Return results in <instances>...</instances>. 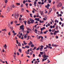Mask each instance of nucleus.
I'll return each mask as SVG.
<instances>
[{
	"instance_id": "nucleus-56",
	"label": "nucleus",
	"mask_w": 64,
	"mask_h": 64,
	"mask_svg": "<svg viewBox=\"0 0 64 64\" xmlns=\"http://www.w3.org/2000/svg\"><path fill=\"white\" fill-rule=\"evenodd\" d=\"M49 48L50 49H52V47L51 46H49Z\"/></svg>"
},
{
	"instance_id": "nucleus-44",
	"label": "nucleus",
	"mask_w": 64,
	"mask_h": 64,
	"mask_svg": "<svg viewBox=\"0 0 64 64\" xmlns=\"http://www.w3.org/2000/svg\"><path fill=\"white\" fill-rule=\"evenodd\" d=\"M44 47V46H40V47L41 48H43V47Z\"/></svg>"
},
{
	"instance_id": "nucleus-25",
	"label": "nucleus",
	"mask_w": 64,
	"mask_h": 64,
	"mask_svg": "<svg viewBox=\"0 0 64 64\" xmlns=\"http://www.w3.org/2000/svg\"><path fill=\"white\" fill-rule=\"evenodd\" d=\"M10 32H10L8 34V35L9 36L11 35V34L10 33Z\"/></svg>"
},
{
	"instance_id": "nucleus-43",
	"label": "nucleus",
	"mask_w": 64,
	"mask_h": 64,
	"mask_svg": "<svg viewBox=\"0 0 64 64\" xmlns=\"http://www.w3.org/2000/svg\"><path fill=\"white\" fill-rule=\"evenodd\" d=\"M45 61V58H44L42 60V62H43V61Z\"/></svg>"
},
{
	"instance_id": "nucleus-52",
	"label": "nucleus",
	"mask_w": 64,
	"mask_h": 64,
	"mask_svg": "<svg viewBox=\"0 0 64 64\" xmlns=\"http://www.w3.org/2000/svg\"><path fill=\"white\" fill-rule=\"evenodd\" d=\"M43 40H42V39H40V42H42Z\"/></svg>"
},
{
	"instance_id": "nucleus-59",
	"label": "nucleus",
	"mask_w": 64,
	"mask_h": 64,
	"mask_svg": "<svg viewBox=\"0 0 64 64\" xmlns=\"http://www.w3.org/2000/svg\"><path fill=\"white\" fill-rule=\"evenodd\" d=\"M39 57H40L41 56V54H40L38 55Z\"/></svg>"
},
{
	"instance_id": "nucleus-23",
	"label": "nucleus",
	"mask_w": 64,
	"mask_h": 64,
	"mask_svg": "<svg viewBox=\"0 0 64 64\" xmlns=\"http://www.w3.org/2000/svg\"><path fill=\"white\" fill-rule=\"evenodd\" d=\"M55 32L54 33V35H56V33H57V31H55Z\"/></svg>"
},
{
	"instance_id": "nucleus-7",
	"label": "nucleus",
	"mask_w": 64,
	"mask_h": 64,
	"mask_svg": "<svg viewBox=\"0 0 64 64\" xmlns=\"http://www.w3.org/2000/svg\"><path fill=\"white\" fill-rule=\"evenodd\" d=\"M32 44H33V43H32V42L30 41V43H28V45L30 46L31 45H32Z\"/></svg>"
},
{
	"instance_id": "nucleus-35",
	"label": "nucleus",
	"mask_w": 64,
	"mask_h": 64,
	"mask_svg": "<svg viewBox=\"0 0 64 64\" xmlns=\"http://www.w3.org/2000/svg\"><path fill=\"white\" fill-rule=\"evenodd\" d=\"M23 6V4H21V5L20 6V7H21V8H22V7Z\"/></svg>"
},
{
	"instance_id": "nucleus-16",
	"label": "nucleus",
	"mask_w": 64,
	"mask_h": 64,
	"mask_svg": "<svg viewBox=\"0 0 64 64\" xmlns=\"http://www.w3.org/2000/svg\"><path fill=\"white\" fill-rule=\"evenodd\" d=\"M18 50L19 51V52H20V53H22V51H21V49L19 48L18 49Z\"/></svg>"
},
{
	"instance_id": "nucleus-11",
	"label": "nucleus",
	"mask_w": 64,
	"mask_h": 64,
	"mask_svg": "<svg viewBox=\"0 0 64 64\" xmlns=\"http://www.w3.org/2000/svg\"><path fill=\"white\" fill-rule=\"evenodd\" d=\"M4 47H5V49H6L7 47V46H6V44H5V46L4 45Z\"/></svg>"
},
{
	"instance_id": "nucleus-13",
	"label": "nucleus",
	"mask_w": 64,
	"mask_h": 64,
	"mask_svg": "<svg viewBox=\"0 0 64 64\" xmlns=\"http://www.w3.org/2000/svg\"><path fill=\"white\" fill-rule=\"evenodd\" d=\"M30 46H25V48H29Z\"/></svg>"
},
{
	"instance_id": "nucleus-6",
	"label": "nucleus",
	"mask_w": 64,
	"mask_h": 64,
	"mask_svg": "<svg viewBox=\"0 0 64 64\" xmlns=\"http://www.w3.org/2000/svg\"><path fill=\"white\" fill-rule=\"evenodd\" d=\"M52 46L53 47H57L58 46V45L56 44H52Z\"/></svg>"
},
{
	"instance_id": "nucleus-3",
	"label": "nucleus",
	"mask_w": 64,
	"mask_h": 64,
	"mask_svg": "<svg viewBox=\"0 0 64 64\" xmlns=\"http://www.w3.org/2000/svg\"><path fill=\"white\" fill-rule=\"evenodd\" d=\"M29 20L30 21H31V23H32V24H33V23L34 22V20H32V18H30Z\"/></svg>"
},
{
	"instance_id": "nucleus-40",
	"label": "nucleus",
	"mask_w": 64,
	"mask_h": 64,
	"mask_svg": "<svg viewBox=\"0 0 64 64\" xmlns=\"http://www.w3.org/2000/svg\"><path fill=\"white\" fill-rule=\"evenodd\" d=\"M30 37V36H28V40H29V37Z\"/></svg>"
},
{
	"instance_id": "nucleus-27",
	"label": "nucleus",
	"mask_w": 64,
	"mask_h": 64,
	"mask_svg": "<svg viewBox=\"0 0 64 64\" xmlns=\"http://www.w3.org/2000/svg\"><path fill=\"white\" fill-rule=\"evenodd\" d=\"M7 2H8V0H5V3L6 4L7 3Z\"/></svg>"
},
{
	"instance_id": "nucleus-45",
	"label": "nucleus",
	"mask_w": 64,
	"mask_h": 64,
	"mask_svg": "<svg viewBox=\"0 0 64 64\" xmlns=\"http://www.w3.org/2000/svg\"><path fill=\"white\" fill-rule=\"evenodd\" d=\"M37 62H38V61H35L34 62V64H36V63H37Z\"/></svg>"
},
{
	"instance_id": "nucleus-10",
	"label": "nucleus",
	"mask_w": 64,
	"mask_h": 64,
	"mask_svg": "<svg viewBox=\"0 0 64 64\" xmlns=\"http://www.w3.org/2000/svg\"><path fill=\"white\" fill-rule=\"evenodd\" d=\"M21 11L22 12H24V8H22L21 9Z\"/></svg>"
},
{
	"instance_id": "nucleus-2",
	"label": "nucleus",
	"mask_w": 64,
	"mask_h": 64,
	"mask_svg": "<svg viewBox=\"0 0 64 64\" xmlns=\"http://www.w3.org/2000/svg\"><path fill=\"white\" fill-rule=\"evenodd\" d=\"M24 26H23V25H22V26L20 27V29L21 30H23V31H24Z\"/></svg>"
},
{
	"instance_id": "nucleus-34",
	"label": "nucleus",
	"mask_w": 64,
	"mask_h": 64,
	"mask_svg": "<svg viewBox=\"0 0 64 64\" xmlns=\"http://www.w3.org/2000/svg\"><path fill=\"white\" fill-rule=\"evenodd\" d=\"M46 47L47 48H49V46H48V45H46Z\"/></svg>"
},
{
	"instance_id": "nucleus-47",
	"label": "nucleus",
	"mask_w": 64,
	"mask_h": 64,
	"mask_svg": "<svg viewBox=\"0 0 64 64\" xmlns=\"http://www.w3.org/2000/svg\"><path fill=\"white\" fill-rule=\"evenodd\" d=\"M64 26V23H62V27H63Z\"/></svg>"
},
{
	"instance_id": "nucleus-55",
	"label": "nucleus",
	"mask_w": 64,
	"mask_h": 64,
	"mask_svg": "<svg viewBox=\"0 0 64 64\" xmlns=\"http://www.w3.org/2000/svg\"><path fill=\"white\" fill-rule=\"evenodd\" d=\"M39 50V48H38L36 49V50Z\"/></svg>"
},
{
	"instance_id": "nucleus-57",
	"label": "nucleus",
	"mask_w": 64,
	"mask_h": 64,
	"mask_svg": "<svg viewBox=\"0 0 64 64\" xmlns=\"http://www.w3.org/2000/svg\"><path fill=\"white\" fill-rule=\"evenodd\" d=\"M47 6L48 7H50V4H48Z\"/></svg>"
},
{
	"instance_id": "nucleus-28",
	"label": "nucleus",
	"mask_w": 64,
	"mask_h": 64,
	"mask_svg": "<svg viewBox=\"0 0 64 64\" xmlns=\"http://www.w3.org/2000/svg\"><path fill=\"white\" fill-rule=\"evenodd\" d=\"M34 44H32L31 45V47H34Z\"/></svg>"
},
{
	"instance_id": "nucleus-60",
	"label": "nucleus",
	"mask_w": 64,
	"mask_h": 64,
	"mask_svg": "<svg viewBox=\"0 0 64 64\" xmlns=\"http://www.w3.org/2000/svg\"><path fill=\"white\" fill-rule=\"evenodd\" d=\"M32 54H33V53H32V52H30V55H32Z\"/></svg>"
},
{
	"instance_id": "nucleus-17",
	"label": "nucleus",
	"mask_w": 64,
	"mask_h": 64,
	"mask_svg": "<svg viewBox=\"0 0 64 64\" xmlns=\"http://www.w3.org/2000/svg\"><path fill=\"white\" fill-rule=\"evenodd\" d=\"M48 32V30H46V31L44 32V34H46V33H47V32Z\"/></svg>"
},
{
	"instance_id": "nucleus-53",
	"label": "nucleus",
	"mask_w": 64,
	"mask_h": 64,
	"mask_svg": "<svg viewBox=\"0 0 64 64\" xmlns=\"http://www.w3.org/2000/svg\"><path fill=\"white\" fill-rule=\"evenodd\" d=\"M48 46H51V44H48Z\"/></svg>"
},
{
	"instance_id": "nucleus-30",
	"label": "nucleus",
	"mask_w": 64,
	"mask_h": 64,
	"mask_svg": "<svg viewBox=\"0 0 64 64\" xmlns=\"http://www.w3.org/2000/svg\"><path fill=\"white\" fill-rule=\"evenodd\" d=\"M10 29H11L12 30H13V27L11 26L10 27Z\"/></svg>"
},
{
	"instance_id": "nucleus-24",
	"label": "nucleus",
	"mask_w": 64,
	"mask_h": 64,
	"mask_svg": "<svg viewBox=\"0 0 64 64\" xmlns=\"http://www.w3.org/2000/svg\"><path fill=\"white\" fill-rule=\"evenodd\" d=\"M56 30H58V26H56Z\"/></svg>"
},
{
	"instance_id": "nucleus-22",
	"label": "nucleus",
	"mask_w": 64,
	"mask_h": 64,
	"mask_svg": "<svg viewBox=\"0 0 64 64\" xmlns=\"http://www.w3.org/2000/svg\"><path fill=\"white\" fill-rule=\"evenodd\" d=\"M0 17H1L2 18H4V16H3V15H2L0 16Z\"/></svg>"
},
{
	"instance_id": "nucleus-38",
	"label": "nucleus",
	"mask_w": 64,
	"mask_h": 64,
	"mask_svg": "<svg viewBox=\"0 0 64 64\" xmlns=\"http://www.w3.org/2000/svg\"><path fill=\"white\" fill-rule=\"evenodd\" d=\"M18 46H21V44L20 43H19Z\"/></svg>"
},
{
	"instance_id": "nucleus-8",
	"label": "nucleus",
	"mask_w": 64,
	"mask_h": 64,
	"mask_svg": "<svg viewBox=\"0 0 64 64\" xmlns=\"http://www.w3.org/2000/svg\"><path fill=\"white\" fill-rule=\"evenodd\" d=\"M44 29H45V27H43L42 28H40V30L41 31H42L43 30H44Z\"/></svg>"
},
{
	"instance_id": "nucleus-31",
	"label": "nucleus",
	"mask_w": 64,
	"mask_h": 64,
	"mask_svg": "<svg viewBox=\"0 0 64 64\" xmlns=\"http://www.w3.org/2000/svg\"><path fill=\"white\" fill-rule=\"evenodd\" d=\"M60 19L61 21H63V19H62V18L60 17Z\"/></svg>"
},
{
	"instance_id": "nucleus-46",
	"label": "nucleus",
	"mask_w": 64,
	"mask_h": 64,
	"mask_svg": "<svg viewBox=\"0 0 64 64\" xmlns=\"http://www.w3.org/2000/svg\"><path fill=\"white\" fill-rule=\"evenodd\" d=\"M16 34H17V33H14L13 34V35H14V36H15V35H16Z\"/></svg>"
},
{
	"instance_id": "nucleus-1",
	"label": "nucleus",
	"mask_w": 64,
	"mask_h": 64,
	"mask_svg": "<svg viewBox=\"0 0 64 64\" xmlns=\"http://www.w3.org/2000/svg\"><path fill=\"white\" fill-rule=\"evenodd\" d=\"M10 8H9V7H8L7 8V10L6 11V12L7 13H9V12H10Z\"/></svg>"
},
{
	"instance_id": "nucleus-62",
	"label": "nucleus",
	"mask_w": 64,
	"mask_h": 64,
	"mask_svg": "<svg viewBox=\"0 0 64 64\" xmlns=\"http://www.w3.org/2000/svg\"><path fill=\"white\" fill-rule=\"evenodd\" d=\"M50 28H53V27L52 26H50Z\"/></svg>"
},
{
	"instance_id": "nucleus-9",
	"label": "nucleus",
	"mask_w": 64,
	"mask_h": 64,
	"mask_svg": "<svg viewBox=\"0 0 64 64\" xmlns=\"http://www.w3.org/2000/svg\"><path fill=\"white\" fill-rule=\"evenodd\" d=\"M59 7H60L62 6V3L61 2H60L59 4Z\"/></svg>"
},
{
	"instance_id": "nucleus-14",
	"label": "nucleus",
	"mask_w": 64,
	"mask_h": 64,
	"mask_svg": "<svg viewBox=\"0 0 64 64\" xmlns=\"http://www.w3.org/2000/svg\"><path fill=\"white\" fill-rule=\"evenodd\" d=\"M52 8H50L49 10V13H50L52 11Z\"/></svg>"
},
{
	"instance_id": "nucleus-5",
	"label": "nucleus",
	"mask_w": 64,
	"mask_h": 64,
	"mask_svg": "<svg viewBox=\"0 0 64 64\" xmlns=\"http://www.w3.org/2000/svg\"><path fill=\"white\" fill-rule=\"evenodd\" d=\"M18 16H19L18 14H17V15L16 14H15L14 15V16L16 19H17L18 18Z\"/></svg>"
},
{
	"instance_id": "nucleus-19",
	"label": "nucleus",
	"mask_w": 64,
	"mask_h": 64,
	"mask_svg": "<svg viewBox=\"0 0 64 64\" xmlns=\"http://www.w3.org/2000/svg\"><path fill=\"white\" fill-rule=\"evenodd\" d=\"M28 24H30V23H31V22L29 21L28 20Z\"/></svg>"
},
{
	"instance_id": "nucleus-29",
	"label": "nucleus",
	"mask_w": 64,
	"mask_h": 64,
	"mask_svg": "<svg viewBox=\"0 0 64 64\" xmlns=\"http://www.w3.org/2000/svg\"><path fill=\"white\" fill-rule=\"evenodd\" d=\"M25 2H26V1H25V0L23 1V3L24 4L25 3Z\"/></svg>"
},
{
	"instance_id": "nucleus-20",
	"label": "nucleus",
	"mask_w": 64,
	"mask_h": 64,
	"mask_svg": "<svg viewBox=\"0 0 64 64\" xmlns=\"http://www.w3.org/2000/svg\"><path fill=\"white\" fill-rule=\"evenodd\" d=\"M12 8H15V7H16V6H14V4H12Z\"/></svg>"
},
{
	"instance_id": "nucleus-21",
	"label": "nucleus",
	"mask_w": 64,
	"mask_h": 64,
	"mask_svg": "<svg viewBox=\"0 0 64 64\" xmlns=\"http://www.w3.org/2000/svg\"><path fill=\"white\" fill-rule=\"evenodd\" d=\"M27 38V36L26 35H25L24 36V38L25 39L26 38Z\"/></svg>"
},
{
	"instance_id": "nucleus-51",
	"label": "nucleus",
	"mask_w": 64,
	"mask_h": 64,
	"mask_svg": "<svg viewBox=\"0 0 64 64\" xmlns=\"http://www.w3.org/2000/svg\"><path fill=\"white\" fill-rule=\"evenodd\" d=\"M41 4L42 5H43V4H44V2H42Z\"/></svg>"
},
{
	"instance_id": "nucleus-32",
	"label": "nucleus",
	"mask_w": 64,
	"mask_h": 64,
	"mask_svg": "<svg viewBox=\"0 0 64 64\" xmlns=\"http://www.w3.org/2000/svg\"><path fill=\"white\" fill-rule=\"evenodd\" d=\"M26 23H27V21L26 20L24 22V23L26 25Z\"/></svg>"
},
{
	"instance_id": "nucleus-48",
	"label": "nucleus",
	"mask_w": 64,
	"mask_h": 64,
	"mask_svg": "<svg viewBox=\"0 0 64 64\" xmlns=\"http://www.w3.org/2000/svg\"><path fill=\"white\" fill-rule=\"evenodd\" d=\"M43 32H42V30H41V32H40V34H43Z\"/></svg>"
},
{
	"instance_id": "nucleus-41",
	"label": "nucleus",
	"mask_w": 64,
	"mask_h": 64,
	"mask_svg": "<svg viewBox=\"0 0 64 64\" xmlns=\"http://www.w3.org/2000/svg\"><path fill=\"white\" fill-rule=\"evenodd\" d=\"M32 14H30V17H32Z\"/></svg>"
},
{
	"instance_id": "nucleus-63",
	"label": "nucleus",
	"mask_w": 64,
	"mask_h": 64,
	"mask_svg": "<svg viewBox=\"0 0 64 64\" xmlns=\"http://www.w3.org/2000/svg\"><path fill=\"white\" fill-rule=\"evenodd\" d=\"M40 27V26H37V27L36 28V29H38V28H39Z\"/></svg>"
},
{
	"instance_id": "nucleus-49",
	"label": "nucleus",
	"mask_w": 64,
	"mask_h": 64,
	"mask_svg": "<svg viewBox=\"0 0 64 64\" xmlns=\"http://www.w3.org/2000/svg\"><path fill=\"white\" fill-rule=\"evenodd\" d=\"M16 43L17 44H18V40H16Z\"/></svg>"
},
{
	"instance_id": "nucleus-58",
	"label": "nucleus",
	"mask_w": 64,
	"mask_h": 64,
	"mask_svg": "<svg viewBox=\"0 0 64 64\" xmlns=\"http://www.w3.org/2000/svg\"><path fill=\"white\" fill-rule=\"evenodd\" d=\"M59 24H60L61 25L62 24V23L61 22H59Z\"/></svg>"
},
{
	"instance_id": "nucleus-39",
	"label": "nucleus",
	"mask_w": 64,
	"mask_h": 64,
	"mask_svg": "<svg viewBox=\"0 0 64 64\" xmlns=\"http://www.w3.org/2000/svg\"><path fill=\"white\" fill-rule=\"evenodd\" d=\"M13 22L12 21L10 23V24L11 25H12V24H13Z\"/></svg>"
},
{
	"instance_id": "nucleus-4",
	"label": "nucleus",
	"mask_w": 64,
	"mask_h": 64,
	"mask_svg": "<svg viewBox=\"0 0 64 64\" xmlns=\"http://www.w3.org/2000/svg\"><path fill=\"white\" fill-rule=\"evenodd\" d=\"M38 0H36L35 1L36 2H34V5L35 7H36V4H37V2H37Z\"/></svg>"
},
{
	"instance_id": "nucleus-18",
	"label": "nucleus",
	"mask_w": 64,
	"mask_h": 64,
	"mask_svg": "<svg viewBox=\"0 0 64 64\" xmlns=\"http://www.w3.org/2000/svg\"><path fill=\"white\" fill-rule=\"evenodd\" d=\"M42 57H43V58H46V55H43L42 56Z\"/></svg>"
},
{
	"instance_id": "nucleus-42",
	"label": "nucleus",
	"mask_w": 64,
	"mask_h": 64,
	"mask_svg": "<svg viewBox=\"0 0 64 64\" xmlns=\"http://www.w3.org/2000/svg\"><path fill=\"white\" fill-rule=\"evenodd\" d=\"M38 3L39 4H41V2H38Z\"/></svg>"
},
{
	"instance_id": "nucleus-61",
	"label": "nucleus",
	"mask_w": 64,
	"mask_h": 64,
	"mask_svg": "<svg viewBox=\"0 0 64 64\" xmlns=\"http://www.w3.org/2000/svg\"><path fill=\"white\" fill-rule=\"evenodd\" d=\"M28 2H31V0H28Z\"/></svg>"
},
{
	"instance_id": "nucleus-26",
	"label": "nucleus",
	"mask_w": 64,
	"mask_h": 64,
	"mask_svg": "<svg viewBox=\"0 0 64 64\" xmlns=\"http://www.w3.org/2000/svg\"><path fill=\"white\" fill-rule=\"evenodd\" d=\"M48 1L49 3H51V0H48Z\"/></svg>"
},
{
	"instance_id": "nucleus-50",
	"label": "nucleus",
	"mask_w": 64,
	"mask_h": 64,
	"mask_svg": "<svg viewBox=\"0 0 64 64\" xmlns=\"http://www.w3.org/2000/svg\"><path fill=\"white\" fill-rule=\"evenodd\" d=\"M34 18H36V15H34Z\"/></svg>"
},
{
	"instance_id": "nucleus-64",
	"label": "nucleus",
	"mask_w": 64,
	"mask_h": 64,
	"mask_svg": "<svg viewBox=\"0 0 64 64\" xmlns=\"http://www.w3.org/2000/svg\"><path fill=\"white\" fill-rule=\"evenodd\" d=\"M56 39H58V36H56Z\"/></svg>"
},
{
	"instance_id": "nucleus-33",
	"label": "nucleus",
	"mask_w": 64,
	"mask_h": 64,
	"mask_svg": "<svg viewBox=\"0 0 64 64\" xmlns=\"http://www.w3.org/2000/svg\"><path fill=\"white\" fill-rule=\"evenodd\" d=\"M16 5H20V3H16Z\"/></svg>"
},
{
	"instance_id": "nucleus-54",
	"label": "nucleus",
	"mask_w": 64,
	"mask_h": 64,
	"mask_svg": "<svg viewBox=\"0 0 64 64\" xmlns=\"http://www.w3.org/2000/svg\"><path fill=\"white\" fill-rule=\"evenodd\" d=\"M43 48H40L39 49L40 50H42Z\"/></svg>"
},
{
	"instance_id": "nucleus-15",
	"label": "nucleus",
	"mask_w": 64,
	"mask_h": 64,
	"mask_svg": "<svg viewBox=\"0 0 64 64\" xmlns=\"http://www.w3.org/2000/svg\"><path fill=\"white\" fill-rule=\"evenodd\" d=\"M23 42L24 44L25 45H27V44L26 43V42H25V41H24Z\"/></svg>"
},
{
	"instance_id": "nucleus-12",
	"label": "nucleus",
	"mask_w": 64,
	"mask_h": 64,
	"mask_svg": "<svg viewBox=\"0 0 64 64\" xmlns=\"http://www.w3.org/2000/svg\"><path fill=\"white\" fill-rule=\"evenodd\" d=\"M35 19L36 21H38L39 20V18H35Z\"/></svg>"
},
{
	"instance_id": "nucleus-37",
	"label": "nucleus",
	"mask_w": 64,
	"mask_h": 64,
	"mask_svg": "<svg viewBox=\"0 0 64 64\" xmlns=\"http://www.w3.org/2000/svg\"><path fill=\"white\" fill-rule=\"evenodd\" d=\"M40 38H41V36H39V37L38 38V39H40Z\"/></svg>"
},
{
	"instance_id": "nucleus-36",
	"label": "nucleus",
	"mask_w": 64,
	"mask_h": 64,
	"mask_svg": "<svg viewBox=\"0 0 64 64\" xmlns=\"http://www.w3.org/2000/svg\"><path fill=\"white\" fill-rule=\"evenodd\" d=\"M40 53L41 55H43V54H44V53L43 52H40Z\"/></svg>"
}]
</instances>
